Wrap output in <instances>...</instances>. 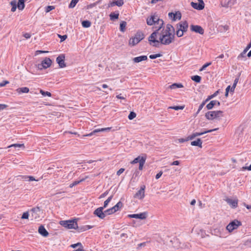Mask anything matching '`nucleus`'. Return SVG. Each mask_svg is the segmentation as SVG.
Listing matches in <instances>:
<instances>
[{"instance_id":"nucleus-1","label":"nucleus","mask_w":251,"mask_h":251,"mask_svg":"<svg viewBox=\"0 0 251 251\" xmlns=\"http://www.w3.org/2000/svg\"><path fill=\"white\" fill-rule=\"evenodd\" d=\"M175 38V28L173 25L168 24L164 25L158 30H155L149 37L150 44L156 47L159 43L168 45L172 43Z\"/></svg>"},{"instance_id":"nucleus-2","label":"nucleus","mask_w":251,"mask_h":251,"mask_svg":"<svg viewBox=\"0 0 251 251\" xmlns=\"http://www.w3.org/2000/svg\"><path fill=\"white\" fill-rule=\"evenodd\" d=\"M147 24L149 25H153V28L155 30H159L164 25L163 20L160 19L155 14H152L147 18Z\"/></svg>"},{"instance_id":"nucleus-3","label":"nucleus","mask_w":251,"mask_h":251,"mask_svg":"<svg viewBox=\"0 0 251 251\" xmlns=\"http://www.w3.org/2000/svg\"><path fill=\"white\" fill-rule=\"evenodd\" d=\"M59 224L67 229H76L78 228V225L76 219L61 221L59 222Z\"/></svg>"},{"instance_id":"nucleus-4","label":"nucleus","mask_w":251,"mask_h":251,"mask_svg":"<svg viewBox=\"0 0 251 251\" xmlns=\"http://www.w3.org/2000/svg\"><path fill=\"white\" fill-rule=\"evenodd\" d=\"M205 116L208 120H220L223 117V112L221 110L209 111L205 113Z\"/></svg>"},{"instance_id":"nucleus-5","label":"nucleus","mask_w":251,"mask_h":251,"mask_svg":"<svg viewBox=\"0 0 251 251\" xmlns=\"http://www.w3.org/2000/svg\"><path fill=\"white\" fill-rule=\"evenodd\" d=\"M188 24L186 21H183L177 24L176 28V34L177 37H180L183 36L184 32L187 30Z\"/></svg>"},{"instance_id":"nucleus-6","label":"nucleus","mask_w":251,"mask_h":251,"mask_svg":"<svg viewBox=\"0 0 251 251\" xmlns=\"http://www.w3.org/2000/svg\"><path fill=\"white\" fill-rule=\"evenodd\" d=\"M144 38V35L141 32H137L134 37L130 38L129 45L134 46Z\"/></svg>"},{"instance_id":"nucleus-7","label":"nucleus","mask_w":251,"mask_h":251,"mask_svg":"<svg viewBox=\"0 0 251 251\" xmlns=\"http://www.w3.org/2000/svg\"><path fill=\"white\" fill-rule=\"evenodd\" d=\"M242 225V223L238 220H234L229 223L226 227V229L229 232H231L234 230L237 229Z\"/></svg>"},{"instance_id":"nucleus-8","label":"nucleus","mask_w":251,"mask_h":251,"mask_svg":"<svg viewBox=\"0 0 251 251\" xmlns=\"http://www.w3.org/2000/svg\"><path fill=\"white\" fill-rule=\"evenodd\" d=\"M52 64L51 60L49 57H46L41 63L37 65V68L39 70L43 69H47L49 68Z\"/></svg>"},{"instance_id":"nucleus-9","label":"nucleus","mask_w":251,"mask_h":251,"mask_svg":"<svg viewBox=\"0 0 251 251\" xmlns=\"http://www.w3.org/2000/svg\"><path fill=\"white\" fill-rule=\"evenodd\" d=\"M146 160V156H138L135 158L133 160L131 161L130 163L132 164H136L137 163H139V169L142 170L143 169L144 165L145 163Z\"/></svg>"},{"instance_id":"nucleus-10","label":"nucleus","mask_w":251,"mask_h":251,"mask_svg":"<svg viewBox=\"0 0 251 251\" xmlns=\"http://www.w3.org/2000/svg\"><path fill=\"white\" fill-rule=\"evenodd\" d=\"M145 185H143L141 186L139 190H138L135 194L134 197L139 200H142L145 197Z\"/></svg>"},{"instance_id":"nucleus-11","label":"nucleus","mask_w":251,"mask_h":251,"mask_svg":"<svg viewBox=\"0 0 251 251\" xmlns=\"http://www.w3.org/2000/svg\"><path fill=\"white\" fill-rule=\"evenodd\" d=\"M199 3L194 2H191V5L195 9L201 10L204 8V3L202 0H198Z\"/></svg>"},{"instance_id":"nucleus-12","label":"nucleus","mask_w":251,"mask_h":251,"mask_svg":"<svg viewBox=\"0 0 251 251\" xmlns=\"http://www.w3.org/2000/svg\"><path fill=\"white\" fill-rule=\"evenodd\" d=\"M218 129V128H215V129H213L205 130L203 132L193 133L192 134H191L189 136V139H191V140H193V139H194L195 137H196L197 136L202 135L205 133L211 132L213 131L217 130Z\"/></svg>"},{"instance_id":"nucleus-13","label":"nucleus","mask_w":251,"mask_h":251,"mask_svg":"<svg viewBox=\"0 0 251 251\" xmlns=\"http://www.w3.org/2000/svg\"><path fill=\"white\" fill-rule=\"evenodd\" d=\"M65 56L64 54H61L59 55L57 58H56V62L58 64L60 68H64L66 66V65L65 63Z\"/></svg>"},{"instance_id":"nucleus-14","label":"nucleus","mask_w":251,"mask_h":251,"mask_svg":"<svg viewBox=\"0 0 251 251\" xmlns=\"http://www.w3.org/2000/svg\"><path fill=\"white\" fill-rule=\"evenodd\" d=\"M103 207H99L94 212V214L101 219H103L105 217V212H103Z\"/></svg>"},{"instance_id":"nucleus-15","label":"nucleus","mask_w":251,"mask_h":251,"mask_svg":"<svg viewBox=\"0 0 251 251\" xmlns=\"http://www.w3.org/2000/svg\"><path fill=\"white\" fill-rule=\"evenodd\" d=\"M190 29L191 31L200 34H203L204 33L203 29L201 26L198 25H191L190 26Z\"/></svg>"},{"instance_id":"nucleus-16","label":"nucleus","mask_w":251,"mask_h":251,"mask_svg":"<svg viewBox=\"0 0 251 251\" xmlns=\"http://www.w3.org/2000/svg\"><path fill=\"white\" fill-rule=\"evenodd\" d=\"M168 16L174 21H176L177 20H179L181 18V14L179 11H177L175 13L170 12L168 14Z\"/></svg>"},{"instance_id":"nucleus-17","label":"nucleus","mask_w":251,"mask_h":251,"mask_svg":"<svg viewBox=\"0 0 251 251\" xmlns=\"http://www.w3.org/2000/svg\"><path fill=\"white\" fill-rule=\"evenodd\" d=\"M128 217L131 218H136L141 220L145 219L147 217V214L145 212L140 213L139 214H129Z\"/></svg>"},{"instance_id":"nucleus-18","label":"nucleus","mask_w":251,"mask_h":251,"mask_svg":"<svg viewBox=\"0 0 251 251\" xmlns=\"http://www.w3.org/2000/svg\"><path fill=\"white\" fill-rule=\"evenodd\" d=\"M226 201L233 208H235L237 207L238 202V201L237 199L232 200L230 199H227L226 200Z\"/></svg>"},{"instance_id":"nucleus-19","label":"nucleus","mask_w":251,"mask_h":251,"mask_svg":"<svg viewBox=\"0 0 251 251\" xmlns=\"http://www.w3.org/2000/svg\"><path fill=\"white\" fill-rule=\"evenodd\" d=\"M216 105L220 106V102L218 100H212L206 105V107L208 110H210L212 109Z\"/></svg>"},{"instance_id":"nucleus-20","label":"nucleus","mask_w":251,"mask_h":251,"mask_svg":"<svg viewBox=\"0 0 251 251\" xmlns=\"http://www.w3.org/2000/svg\"><path fill=\"white\" fill-rule=\"evenodd\" d=\"M38 232L44 237H47L49 232L43 226H40L38 228Z\"/></svg>"},{"instance_id":"nucleus-21","label":"nucleus","mask_w":251,"mask_h":251,"mask_svg":"<svg viewBox=\"0 0 251 251\" xmlns=\"http://www.w3.org/2000/svg\"><path fill=\"white\" fill-rule=\"evenodd\" d=\"M16 91L18 94H21L22 93H28L29 91V89L28 87H23L17 88Z\"/></svg>"},{"instance_id":"nucleus-22","label":"nucleus","mask_w":251,"mask_h":251,"mask_svg":"<svg viewBox=\"0 0 251 251\" xmlns=\"http://www.w3.org/2000/svg\"><path fill=\"white\" fill-rule=\"evenodd\" d=\"M147 59L148 58L146 55H142L133 58V61L135 63H139L142 61L147 60Z\"/></svg>"},{"instance_id":"nucleus-23","label":"nucleus","mask_w":251,"mask_h":251,"mask_svg":"<svg viewBox=\"0 0 251 251\" xmlns=\"http://www.w3.org/2000/svg\"><path fill=\"white\" fill-rule=\"evenodd\" d=\"M202 142L200 138H198L196 140L192 141L191 142V145L192 146H198L201 148H202Z\"/></svg>"},{"instance_id":"nucleus-24","label":"nucleus","mask_w":251,"mask_h":251,"mask_svg":"<svg viewBox=\"0 0 251 251\" xmlns=\"http://www.w3.org/2000/svg\"><path fill=\"white\" fill-rule=\"evenodd\" d=\"M25 0H19L17 4V7L19 10H23L25 8Z\"/></svg>"},{"instance_id":"nucleus-25","label":"nucleus","mask_w":251,"mask_h":251,"mask_svg":"<svg viewBox=\"0 0 251 251\" xmlns=\"http://www.w3.org/2000/svg\"><path fill=\"white\" fill-rule=\"evenodd\" d=\"M124 4V1L123 0H119L117 1H114L110 3V5L111 6H113L114 5H117L118 6H121L123 5Z\"/></svg>"},{"instance_id":"nucleus-26","label":"nucleus","mask_w":251,"mask_h":251,"mask_svg":"<svg viewBox=\"0 0 251 251\" xmlns=\"http://www.w3.org/2000/svg\"><path fill=\"white\" fill-rule=\"evenodd\" d=\"M123 203L121 201H119L115 206L112 207L113 209L114 210V211L116 212L119 211L122 207Z\"/></svg>"},{"instance_id":"nucleus-27","label":"nucleus","mask_w":251,"mask_h":251,"mask_svg":"<svg viewBox=\"0 0 251 251\" xmlns=\"http://www.w3.org/2000/svg\"><path fill=\"white\" fill-rule=\"evenodd\" d=\"M88 177V176H86L85 178H82V179H80V180L75 181L72 183L70 184L69 187L70 188H73L74 186H75L79 184L80 182L84 181L85 180V179L87 178Z\"/></svg>"},{"instance_id":"nucleus-28","label":"nucleus","mask_w":251,"mask_h":251,"mask_svg":"<svg viewBox=\"0 0 251 251\" xmlns=\"http://www.w3.org/2000/svg\"><path fill=\"white\" fill-rule=\"evenodd\" d=\"M10 5L12 6L11 11L13 12H15L17 7V1L16 0L11 1L10 2Z\"/></svg>"},{"instance_id":"nucleus-29","label":"nucleus","mask_w":251,"mask_h":251,"mask_svg":"<svg viewBox=\"0 0 251 251\" xmlns=\"http://www.w3.org/2000/svg\"><path fill=\"white\" fill-rule=\"evenodd\" d=\"M182 87H183V86L181 83H174L170 86V88L172 89Z\"/></svg>"},{"instance_id":"nucleus-30","label":"nucleus","mask_w":251,"mask_h":251,"mask_svg":"<svg viewBox=\"0 0 251 251\" xmlns=\"http://www.w3.org/2000/svg\"><path fill=\"white\" fill-rule=\"evenodd\" d=\"M91 25V23L89 21H83L82 22V25L83 27L88 28Z\"/></svg>"},{"instance_id":"nucleus-31","label":"nucleus","mask_w":251,"mask_h":251,"mask_svg":"<svg viewBox=\"0 0 251 251\" xmlns=\"http://www.w3.org/2000/svg\"><path fill=\"white\" fill-rule=\"evenodd\" d=\"M191 79L193 81H194L197 83H199V82H200V81L201 80V77L200 76L196 75L192 76L191 77Z\"/></svg>"},{"instance_id":"nucleus-32","label":"nucleus","mask_w":251,"mask_h":251,"mask_svg":"<svg viewBox=\"0 0 251 251\" xmlns=\"http://www.w3.org/2000/svg\"><path fill=\"white\" fill-rule=\"evenodd\" d=\"M218 93H219L218 91H217L213 94L208 96L207 97V98H206V99L205 100L206 101L208 102L211 99H212L213 98H214L215 97H216L218 95Z\"/></svg>"},{"instance_id":"nucleus-33","label":"nucleus","mask_w":251,"mask_h":251,"mask_svg":"<svg viewBox=\"0 0 251 251\" xmlns=\"http://www.w3.org/2000/svg\"><path fill=\"white\" fill-rule=\"evenodd\" d=\"M79 0H72L71 2L69 4V7L70 8H74L78 2Z\"/></svg>"},{"instance_id":"nucleus-34","label":"nucleus","mask_w":251,"mask_h":251,"mask_svg":"<svg viewBox=\"0 0 251 251\" xmlns=\"http://www.w3.org/2000/svg\"><path fill=\"white\" fill-rule=\"evenodd\" d=\"M112 198H113V196H111L110 197H109L104 202V204H103V206L102 207H103V208H106L108 203L110 202V201H111V200L112 199Z\"/></svg>"},{"instance_id":"nucleus-35","label":"nucleus","mask_w":251,"mask_h":251,"mask_svg":"<svg viewBox=\"0 0 251 251\" xmlns=\"http://www.w3.org/2000/svg\"><path fill=\"white\" fill-rule=\"evenodd\" d=\"M21 176L23 179H25L27 178H28L29 181H38V180L35 179V178L32 176Z\"/></svg>"},{"instance_id":"nucleus-36","label":"nucleus","mask_w":251,"mask_h":251,"mask_svg":"<svg viewBox=\"0 0 251 251\" xmlns=\"http://www.w3.org/2000/svg\"><path fill=\"white\" fill-rule=\"evenodd\" d=\"M40 93L43 96H47L48 97H51V94L49 92H48V91H43V90L42 89H40Z\"/></svg>"},{"instance_id":"nucleus-37","label":"nucleus","mask_w":251,"mask_h":251,"mask_svg":"<svg viewBox=\"0 0 251 251\" xmlns=\"http://www.w3.org/2000/svg\"><path fill=\"white\" fill-rule=\"evenodd\" d=\"M19 147V148H21V147H23L24 148H25V146H24V144H12L10 146H9L8 147V148H11V147Z\"/></svg>"},{"instance_id":"nucleus-38","label":"nucleus","mask_w":251,"mask_h":251,"mask_svg":"<svg viewBox=\"0 0 251 251\" xmlns=\"http://www.w3.org/2000/svg\"><path fill=\"white\" fill-rule=\"evenodd\" d=\"M184 108V106H170L169 108L174 109L176 110H182Z\"/></svg>"},{"instance_id":"nucleus-39","label":"nucleus","mask_w":251,"mask_h":251,"mask_svg":"<svg viewBox=\"0 0 251 251\" xmlns=\"http://www.w3.org/2000/svg\"><path fill=\"white\" fill-rule=\"evenodd\" d=\"M114 210L113 209L112 207H111V208H109L106 210H105L104 211L105 212V215H111L113 213H114L115 212V211H114Z\"/></svg>"},{"instance_id":"nucleus-40","label":"nucleus","mask_w":251,"mask_h":251,"mask_svg":"<svg viewBox=\"0 0 251 251\" xmlns=\"http://www.w3.org/2000/svg\"><path fill=\"white\" fill-rule=\"evenodd\" d=\"M206 102H207V101H206V100H205L202 102V103L199 106V107L198 110L197 112V114H198L200 112V111L202 109V108L205 105V104H206Z\"/></svg>"},{"instance_id":"nucleus-41","label":"nucleus","mask_w":251,"mask_h":251,"mask_svg":"<svg viewBox=\"0 0 251 251\" xmlns=\"http://www.w3.org/2000/svg\"><path fill=\"white\" fill-rule=\"evenodd\" d=\"M136 114L135 112H130V113H129V114L128 116V118L129 120H132L134 118H135L136 117Z\"/></svg>"},{"instance_id":"nucleus-42","label":"nucleus","mask_w":251,"mask_h":251,"mask_svg":"<svg viewBox=\"0 0 251 251\" xmlns=\"http://www.w3.org/2000/svg\"><path fill=\"white\" fill-rule=\"evenodd\" d=\"M29 214L28 212V211L25 212L23 214V215L21 217V219H28L29 218Z\"/></svg>"},{"instance_id":"nucleus-43","label":"nucleus","mask_w":251,"mask_h":251,"mask_svg":"<svg viewBox=\"0 0 251 251\" xmlns=\"http://www.w3.org/2000/svg\"><path fill=\"white\" fill-rule=\"evenodd\" d=\"M71 247L73 248H75L77 247H79V249H83L82 245L81 243H77L76 244H72Z\"/></svg>"},{"instance_id":"nucleus-44","label":"nucleus","mask_w":251,"mask_h":251,"mask_svg":"<svg viewBox=\"0 0 251 251\" xmlns=\"http://www.w3.org/2000/svg\"><path fill=\"white\" fill-rule=\"evenodd\" d=\"M161 54H160V53H157V54H151V55H150L149 56V57L151 58V59H155L157 57H159L160 56H161Z\"/></svg>"},{"instance_id":"nucleus-45","label":"nucleus","mask_w":251,"mask_h":251,"mask_svg":"<svg viewBox=\"0 0 251 251\" xmlns=\"http://www.w3.org/2000/svg\"><path fill=\"white\" fill-rule=\"evenodd\" d=\"M211 64V62L206 63V64H204L202 67L200 69V71H202L204 70L206 67L210 66Z\"/></svg>"},{"instance_id":"nucleus-46","label":"nucleus","mask_w":251,"mask_h":251,"mask_svg":"<svg viewBox=\"0 0 251 251\" xmlns=\"http://www.w3.org/2000/svg\"><path fill=\"white\" fill-rule=\"evenodd\" d=\"M126 26V22H123L120 24V30L122 31H124L125 30V27Z\"/></svg>"},{"instance_id":"nucleus-47","label":"nucleus","mask_w":251,"mask_h":251,"mask_svg":"<svg viewBox=\"0 0 251 251\" xmlns=\"http://www.w3.org/2000/svg\"><path fill=\"white\" fill-rule=\"evenodd\" d=\"M55 7L54 6H48L46 7V12H49L51 10L54 9Z\"/></svg>"},{"instance_id":"nucleus-48","label":"nucleus","mask_w":251,"mask_h":251,"mask_svg":"<svg viewBox=\"0 0 251 251\" xmlns=\"http://www.w3.org/2000/svg\"><path fill=\"white\" fill-rule=\"evenodd\" d=\"M110 17L111 19H117L119 17V14L112 13L110 15Z\"/></svg>"},{"instance_id":"nucleus-49","label":"nucleus","mask_w":251,"mask_h":251,"mask_svg":"<svg viewBox=\"0 0 251 251\" xmlns=\"http://www.w3.org/2000/svg\"><path fill=\"white\" fill-rule=\"evenodd\" d=\"M77 229L78 231L79 232H83V231H85L86 230L85 226L79 227L78 226V228Z\"/></svg>"},{"instance_id":"nucleus-50","label":"nucleus","mask_w":251,"mask_h":251,"mask_svg":"<svg viewBox=\"0 0 251 251\" xmlns=\"http://www.w3.org/2000/svg\"><path fill=\"white\" fill-rule=\"evenodd\" d=\"M9 82L8 80H4L0 83V87H3L6 84H9Z\"/></svg>"},{"instance_id":"nucleus-51","label":"nucleus","mask_w":251,"mask_h":251,"mask_svg":"<svg viewBox=\"0 0 251 251\" xmlns=\"http://www.w3.org/2000/svg\"><path fill=\"white\" fill-rule=\"evenodd\" d=\"M246 52H245V50H243V51L238 55V59H241L242 58L244 57Z\"/></svg>"},{"instance_id":"nucleus-52","label":"nucleus","mask_w":251,"mask_h":251,"mask_svg":"<svg viewBox=\"0 0 251 251\" xmlns=\"http://www.w3.org/2000/svg\"><path fill=\"white\" fill-rule=\"evenodd\" d=\"M179 140V142L180 143H183V142H186V141H188L189 140H191V139H189V136L187 137V138L186 139H183V138H180V139H178Z\"/></svg>"},{"instance_id":"nucleus-53","label":"nucleus","mask_w":251,"mask_h":251,"mask_svg":"<svg viewBox=\"0 0 251 251\" xmlns=\"http://www.w3.org/2000/svg\"><path fill=\"white\" fill-rule=\"evenodd\" d=\"M125 171V169L121 168L117 172V175L119 176L121 174H122Z\"/></svg>"},{"instance_id":"nucleus-54","label":"nucleus","mask_w":251,"mask_h":251,"mask_svg":"<svg viewBox=\"0 0 251 251\" xmlns=\"http://www.w3.org/2000/svg\"><path fill=\"white\" fill-rule=\"evenodd\" d=\"M23 36L25 37L26 39H29L31 37V35L29 33H25L23 34Z\"/></svg>"},{"instance_id":"nucleus-55","label":"nucleus","mask_w":251,"mask_h":251,"mask_svg":"<svg viewBox=\"0 0 251 251\" xmlns=\"http://www.w3.org/2000/svg\"><path fill=\"white\" fill-rule=\"evenodd\" d=\"M58 36H59V37L61 39V41H64L67 38V36L66 35H63V36H61L60 35H58Z\"/></svg>"},{"instance_id":"nucleus-56","label":"nucleus","mask_w":251,"mask_h":251,"mask_svg":"<svg viewBox=\"0 0 251 251\" xmlns=\"http://www.w3.org/2000/svg\"><path fill=\"white\" fill-rule=\"evenodd\" d=\"M162 174H163V173H162V171H160V172H159L158 173H157V174H156V176H155V178H156V179H158V178H159L161 176H162Z\"/></svg>"},{"instance_id":"nucleus-57","label":"nucleus","mask_w":251,"mask_h":251,"mask_svg":"<svg viewBox=\"0 0 251 251\" xmlns=\"http://www.w3.org/2000/svg\"><path fill=\"white\" fill-rule=\"evenodd\" d=\"M49 52L48 51H44V50H37L36 51V54H39L40 53H48Z\"/></svg>"},{"instance_id":"nucleus-58","label":"nucleus","mask_w":251,"mask_h":251,"mask_svg":"<svg viewBox=\"0 0 251 251\" xmlns=\"http://www.w3.org/2000/svg\"><path fill=\"white\" fill-rule=\"evenodd\" d=\"M108 194V192L107 191L106 192H105L104 193H103V194H102L100 196V199H101V198H104L106 196H107V195Z\"/></svg>"},{"instance_id":"nucleus-59","label":"nucleus","mask_w":251,"mask_h":251,"mask_svg":"<svg viewBox=\"0 0 251 251\" xmlns=\"http://www.w3.org/2000/svg\"><path fill=\"white\" fill-rule=\"evenodd\" d=\"M179 161H178V160H176V161H175L174 162H173L171 164V165H179Z\"/></svg>"},{"instance_id":"nucleus-60","label":"nucleus","mask_w":251,"mask_h":251,"mask_svg":"<svg viewBox=\"0 0 251 251\" xmlns=\"http://www.w3.org/2000/svg\"><path fill=\"white\" fill-rule=\"evenodd\" d=\"M243 170H247L248 171H251V164L249 167H243Z\"/></svg>"},{"instance_id":"nucleus-61","label":"nucleus","mask_w":251,"mask_h":251,"mask_svg":"<svg viewBox=\"0 0 251 251\" xmlns=\"http://www.w3.org/2000/svg\"><path fill=\"white\" fill-rule=\"evenodd\" d=\"M251 47V43H250L248 46L247 47L244 49V50H245V52H247L248 50L250 49V48Z\"/></svg>"},{"instance_id":"nucleus-62","label":"nucleus","mask_w":251,"mask_h":251,"mask_svg":"<svg viewBox=\"0 0 251 251\" xmlns=\"http://www.w3.org/2000/svg\"><path fill=\"white\" fill-rule=\"evenodd\" d=\"M116 98L118 99H121V100H125L126 99L125 97L121 96V94L116 96Z\"/></svg>"},{"instance_id":"nucleus-63","label":"nucleus","mask_w":251,"mask_h":251,"mask_svg":"<svg viewBox=\"0 0 251 251\" xmlns=\"http://www.w3.org/2000/svg\"><path fill=\"white\" fill-rule=\"evenodd\" d=\"M111 128V127L102 128L101 130H102L103 131H109Z\"/></svg>"},{"instance_id":"nucleus-64","label":"nucleus","mask_w":251,"mask_h":251,"mask_svg":"<svg viewBox=\"0 0 251 251\" xmlns=\"http://www.w3.org/2000/svg\"><path fill=\"white\" fill-rule=\"evenodd\" d=\"M238 80H239V79H238V78H236V79L234 80V83H233V85H232V86H233V87H236V85H237V83H238Z\"/></svg>"}]
</instances>
